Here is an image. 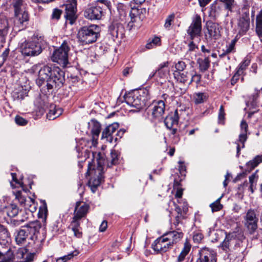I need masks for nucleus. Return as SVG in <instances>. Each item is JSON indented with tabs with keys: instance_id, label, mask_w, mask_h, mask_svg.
<instances>
[{
	"instance_id": "2",
	"label": "nucleus",
	"mask_w": 262,
	"mask_h": 262,
	"mask_svg": "<svg viewBox=\"0 0 262 262\" xmlns=\"http://www.w3.org/2000/svg\"><path fill=\"white\" fill-rule=\"evenodd\" d=\"M111 7L109 1L97 0L94 5H89L84 10L83 16L91 20H100L104 16L106 10H110Z\"/></svg>"
},
{
	"instance_id": "38",
	"label": "nucleus",
	"mask_w": 262,
	"mask_h": 262,
	"mask_svg": "<svg viewBox=\"0 0 262 262\" xmlns=\"http://www.w3.org/2000/svg\"><path fill=\"white\" fill-rule=\"evenodd\" d=\"M17 14V15L15 13V17L18 23L20 24H23L24 22L28 20V13L25 11H23V10L19 11Z\"/></svg>"
},
{
	"instance_id": "39",
	"label": "nucleus",
	"mask_w": 262,
	"mask_h": 262,
	"mask_svg": "<svg viewBox=\"0 0 262 262\" xmlns=\"http://www.w3.org/2000/svg\"><path fill=\"white\" fill-rule=\"evenodd\" d=\"M206 99L207 96L204 93H198L193 95V100L195 104L203 103Z\"/></svg>"
},
{
	"instance_id": "25",
	"label": "nucleus",
	"mask_w": 262,
	"mask_h": 262,
	"mask_svg": "<svg viewBox=\"0 0 262 262\" xmlns=\"http://www.w3.org/2000/svg\"><path fill=\"white\" fill-rule=\"evenodd\" d=\"M168 65V61L164 62L159 65L158 70H156L157 78L163 79L167 78L170 72Z\"/></svg>"
},
{
	"instance_id": "63",
	"label": "nucleus",
	"mask_w": 262,
	"mask_h": 262,
	"mask_svg": "<svg viewBox=\"0 0 262 262\" xmlns=\"http://www.w3.org/2000/svg\"><path fill=\"white\" fill-rule=\"evenodd\" d=\"M80 228L73 230L74 236L77 238H81L82 235V233L80 230Z\"/></svg>"
},
{
	"instance_id": "23",
	"label": "nucleus",
	"mask_w": 262,
	"mask_h": 262,
	"mask_svg": "<svg viewBox=\"0 0 262 262\" xmlns=\"http://www.w3.org/2000/svg\"><path fill=\"white\" fill-rule=\"evenodd\" d=\"M110 34L114 38L122 37L124 34V29L122 24L116 23L109 27Z\"/></svg>"
},
{
	"instance_id": "7",
	"label": "nucleus",
	"mask_w": 262,
	"mask_h": 262,
	"mask_svg": "<svg viewBox=\"0 0 262 262\" xmlns=\"http://www.w3.org/2000/svg\"><path fill=\"white\" fill-rule=\"evenodd\" d=\"M70 48L68 43L64 41L60 47L56 49L53 53L51 59L53 62H57L62 67H66L69 63L68 52Z\"/></svg>"
},
{
	"instance_id": "45",
	"label": "nucleus",
	"mask_w": 262,
	"mask_h": 262,
	"mask_svg": "<svg viewBox=\"0 0 262 262\" xmlns=\"http://www.w3.org/2000/svg\"><path fill=\"white\" fill-rule=\"evenodd\" d=\"M62 13V11L58 8H55L53 10L52 14L51 15V19L53 20H58L60 18L61 15Z\"/></svg>"
},
{
	"instance_id": "11",
	"label": "nucleus",
	"mask_w": 262,
	"mask_h": 262,
	"mask_svg": "<svg viewBox=\"0 0 262 262\" xmlns=\"http://www.w3.org/2000/svg\"><path fill=\"white\" fill-rule=\"evenodd\" d=\"M245 226L247 228L248 233L250 234H253L256 232L258 228V219L256 216L254 210L249 209L246 215L244 217Z\"/></svg>"
},
{
	"instance_id": "30",
	"label": "nucleus",
	"mask_w": 262,
	"mask_h": 262,
	"mask_svg": "<svg viewBox=\"0 0 262 262\" xmlns=\"http://www.w3.org/2000/svg\"><path fill=\"white\" fill-rule=\"evenodd\" d=\"M262 163V155L256 156L252 160L246 163V171L250 172L260 163Z\"/></svg>"
},
{
	"instance_id": "62",
	"label": "nucleus",
	"mask_w": 262,
	"mask_h": 262,
	"mask_svg": "<svg viewBox=\"0 0 262 262\" xmlns=\"http://www.w3.org/2000/svg\"><path fill=\"white\" fill-rule=\"evenodd\" d=\"M151 42L153 43V45L156 47L157 45H159L161 42V39L160 37L155 36L151 39H150Z\"/></svg>"
},
{
	"instance_id": "22",
	"label": "nucleus",
	"mask_w": 262,
	"mask_h": 262,
	"mask_svg": "<svg viewBox=\"0 0 262 262\" xmlns=\"http://www.w3.org/2000/svg\"><path fill=\"white\" fill-rule=\"evenodd\" d=\"M46 46V42L43 37L36 36L34 37V56L40 54Z\"/></svg>"
},
{
	"instance_id": "12",
	"label": "nucleus",
	"mask_w": 262,
	"mask_h": 262,
	"mask_svg": "<svg viewBox=\"0 0 262 262\" xmlns=\"http://www.w3.org/2000/svg\"><path fill=\"white\" fill-rule=\"evenodd\" d=\"M202 31V21L199 15L196 14L192 19V22L187 30V33L191 40L200 37Z\"/></svg>"
},
{
	"instance_id": "56",
	"label": "nucleus",
	"mask_w": 262,
	"mask_h": 262,
	"mask_svg": "<svg viewBox=\"0 0 262 262\" xmlns=\"http://www.w3.org/2000/svg\"><path fill=\"white\" fill-rule=\"evenodd\" d=\"M257 170L249 177V183L250 184L255 185V182L257 181L258 178V176L257 174Z\"/></svg>"
},
{
	"instance_id": "13",
	"label": "nucleus",
	"mask_w": 262,
	"mask_h": 262,
	"mask_svg": "<svg viewBox=\"0 0 262 262\" xmlns=\"http://www.w3.org/2000/svg\"><path fill=\"white\" fill-rule=\"evenodd\" d=\"M77 5L76 0H68L66 4L64 5L65 7L64 17L71 25H73L77 18Z\"/></svg>"
},
{
	"instance_id": "49",
	"label": "nucleus",
	"mask_w": 262,
	"mask_h": 262,
	"mask_svg": "<svg viewBox=\"0 0 262 262\" xmlns=\"http://www.w3.org/2000/svg\"><path fill=\"white\" fill-rule=\"evenodd\" d=\"M250 63V61L248 59L244 60L242 63L239 64L238 69L237 70V72L241 74H242L244 72V71L247 68V67L249 66Z\"/></svg>"
},
{
	"instance_id": "42",
	"label": "nucleus",
	"mask_w": 262,
	"mask_h": 262,
	"mask_svg": "<svg viewBox=\"0 0 262 262\" xmlns=\"http://www.w3.org/2000/svg\"><path fill=\"white\" fill-rule=\"evenodd\" d=\"M222 197V196H221L215 202L210 204L209 206L211 207L212 212L220 211L223 208V205L220 203Z\"/></svg>"
},
{
	"instance_id": "59",
	"label": "nucleus",
	"mask_w": 262,
	"mask_h": 262,
	"mask_svg": "<svg viewBox=\"0 0 262 262\" xmlns=\"http://www.w3.org/2000/svg\"><path fill=\"white\" fill-rule=\"evenodd\" d=\"M248 124L246 121L243 120L241 123V133H247Z\"/></svg>"
},
{
	"instance_id": "32",
	"label": "nucleus",
	"mask_w": 262,
	"mask_h": 262,
	"mask_svg": "<svg viewBox=\"0 0 262 262\" xmlns=\"http://www.w3.org/2000/svg\"><path fill=\"white\" fill-rule=\"evenodd\" d=\"M191 249L190 244L186 241L184 243V247L182 249L181 253L179 255L177 262H182L184 260L186 256L189 253Z\"/></svg>"
},
{
	"instance_id": "9",
	"label": "nucleus",
	"mask_w": 262,
	"mask_h": 262,
	"mask_svg": "<svg viewBox=\"0 0 262 262\" xmlns=\"http://www.w3.org/2000/svg\"><path fill=\"white\" fill-rule=\"evenodd\" d=\"M146 9L144 8H133L129 13L130 21L128 23V27L130 30L133 27H138L140 25L141 22L145 18Z\"/></svg>"
},
{
	"instance_id": "36",
	"label": "nucleus",
	"mask_w": 262,
	"mask_h": 262,
	"mask_svg": "<svg viewBox=\"0 0 262 262\" xmlns=\"http://www.w3.org/2000/svg\"><path fill=\"white\" fill-rule=\"evenodd\" d=\"M220 10L221 9L220 5L217 3H213L211 6L210 16L213 19L215 20L220 14Z\"/></svg>"
},
{
	"instance_id": "16",
	"label": "nucleus",
	"mask_w": 262,
	"mask_h": 262,
	"mask_svg": "<svg viewBox=\"0 0 262 262\" xmlns=\"http://www.w3.org/2000/svg\"><path fill=\"white\" fill-rule=\"evenodd\" d=\"M118 127L119 124L118 123H114L106 126L102 131L101 139H106L110 143H113L114 140L116 142L118 138L114 137L113 134Z\"/></svg>"
},
{
	"instance_id": "44",
	"label": "nucleus",
	"mask_w": 262,
	"mask_h": 262,
	"mask_svg": "<svg viewBox=\"0 0 262 262\" xmlns=\"http://www.w3.org/2000/svg\"><path fill=\"white\" fill-rule=\"evenodd\" d=\"M201 75L197 74L195 72L194 73H191V76L190 78V81L189 84H191L192 82H195L196 84H198L201 81Z\"/></svg>"
},
{
	"instance_id": "60",
	"label": "nucleus",
	"mask_w": 262,
	"mask_h": 262,
	"mask_svg": "<svg viewBox=\"0 0 262 262\" xmlns=\"http://www.w3.org/2000/svg\"><path fill=\"white\" fill-rule=\"evenodd\" d=\"M41 220L35 221H34V231H37L41 227Z\"/></svg>"
},
{
	"instance_id": "64",
	"label": "nucleus",
	"mask_w": 262,
	"mask_h": 262,
	"mask_svg": "<svg viewBox=\"0 0 262 262\" xmlns=\"http://www.w3.org/2000/svg\"><path fill=\"white\" fill-rule=\"evenodd\" d=\"M133 72V69L130 67H126L123 71V75L127 76L130 73Z\"/></svg>"
},
{
	"instance_id": "5",
	"label": "nucleus",
	"mask_w": 262,
	"mask_h": 262,
	"mask_svg": "<svg viewBox=\"0 0 262 262\" xmlns=\"http://www.w3.org/2000/svg\"><path fill=\"white\" fill-rule=\"evenodd\" d=\"M245 237L241 230H237L226 234L224 240L221 244V247L224 251L229 252L233 245L234 247H239Z\"/></svg>"
},
{
	"instance_id": "14",
	"label": "nucleus",
	"mask_w": 262,
	"mask_h": 262,
	"mask_svg": "<svg viewBox=\"0 0 262 262\" xmlns=\"http://www.w3.org/2000/svg\"><path fill=\"white\" fill-rule=\"evenodd\" d=\"M196 262H216V253L212 249L203 247L199 250Z\"/></svg>"
},
{
	"instance_id": "37",
	"label": "nucleus",
	"mask_w": 262,
	"mask_h": 262,
	"mask_svg": "<svg viewBox=\"0 0 262 262\" xmlns=\"http://www.w3.org/2000/svg\"><path fill=\"white\" fill-rule=\"evenodd\" d=\"M119 156L116 150H113L111 152L110 159L108 160L107 167H111L113 165H116L119 163Z\"/></svg>"
},
{
	"instance_id": "8",
	"label": "nucleus",
	"mask_w": 262,
	"mask_h": 262,
	"mask_svg": "<svg viewBox=\"0 0 262 262\" xmlns=\"http://www.w3.org/2000/svg\"><path fill=\"white\" fill-rule=\"evenodd\" d=\"M165 110V104L163 100L154 102L147 108V114L151 116L152 121H161Z\"/></svg>"
},
{
	"instance_id": "35",
	"label": "nucleus",
	"mask_w": 262,
	"mask_h": 262,
	"mask_svg": "<svg viewBox=\"0 0 262 262\" xmlns=\"http://www.w3.org/2000/svg\"><path fill=\"white\" fill-rule=\"evenodd\" d=\"M198 63L199 65L200 71L204 72L207 71L210 66V60L209 57H206L204 59L199 58L198 59Z\"/></svg>"
},
{
	"instance_id": "57",
	"label": "nucleus",
	"mask_w": 262,
	"mask_h": 262,
	"mask_svg": "<svg viewBox=\"0 0 262 262\" xmlns=\"http://www.w3.org/2000/svg\"><path fill=\"white\" fill-rule=\"evenodd\" d=\"M188 52L195 51L196 49H198V47L196 45L193 40L191 41L188 45Z\"/></svg>"
},
{
	"instance_id": "55",
	"label": "nucleus",
	"mask_w": 262,
	"mask_h": 262,
	"mask_svg": "<svg viewBox=\"0 0 262 262\" xmlns=\"http://www.w3.org/2000/svg\"><path fill=\"white\" fill-rule=\"evenodd\" d=\"M247 139V133H241L239 135L238 140V141L241 142L242 144V148H244L245 145V142L246 141Z\"/></svg>"
},
{
	"instance_id": "21",
	"label": "nucleus",
	"mask_w": 262,
	"mask_h": 262,
	"mask_svg": "<svg viewBox=\"0 0 262 262\" xmlns=\"http://www.w3.org/2000/svg\"><path fill=\"white\" fill-rule=\"evenodd\" d=\"M91 126V134L92 135V141L93 144L97 143L98 137L101 132V124L95 119H92L89 123Z\"/></svg>"
},
{
	"instance_id": "28",
	"label": "nucleus",
	"mask_w": 262,
	"mask_h": 262,
	"mask_svg": "<svg viewBox=\"0 0 262 262\" xmlns=\"http://www.w3.org/2000/svg\"><path fill=\"white\" fill-rule=\"evenodd\" d=\"M173 76L177 81L181 83H185L188 81L190 78L191 73H189L188 72H179V71H174L173 73Z\"/></svg>"
},
{
	"instance_id": "15",
	"label": "nucleus",
	"mask_w": 262,
	"mask_h": 262,
	"mask_svg": "<svg viewBox=\"0 0 262 262\" xmlns=\"http://www.w3.org/2000/svg\"><path fill=\"white\" fill-rule=\"evenodd\" d=\"M151 247L157 253H163L172 248L170 243L162 236L156 239L151 245Z\"/></svg>"
},
{
	"instance_id": "4",
	"label": "nucleus",
	"mask_w": 262,
	"mask_h": 262,
	"mask_svg": "<svg viewBox=\"0 0 262 262\" xmlns=\"http://www.w3.org/2000/svg\"><path fill=\"white\" fill-rule=\"evenodd\" d=\"M103 168L100 161L97 162V166L96 168L93 167V165L89 163L88 164V171L86 174L89 175H93L89 181V186L91 187L93 192H95L97 187L100 185L101 182L103 181Z\"/></svg>"
},
{
	"instance_id": "53",
	"label": "nucleus",
	"mask_w": 262,
	"mask_h": 262,
	"mask_svg": "<svg viewBox=\"0 0 262 262\" xmlns=\"http://www.w3.org/2000/svg\"><path fill=\"white\" fill-rule=\"evenodd\" d=\"M186 68V64L185 62L183 61H179L175 64L176 71L179 72H183Z\"/></svg>"
},
{
	"instance_id": "47",
	"label": "nucleus",
	"mask_w": 262,
	"mask_h": 262,
	"mask_svg": "<svg viewBox=\"0 0 262 262\" xmlns=\"http://www.w3.org/2000/svg\"><path fill=\"white\" fill-rule=\"evenodd\" d=\"M14 258L13 255H3L0 252V262H13Z\"/></svg>"
},
{
	"instance_id": "3",
	"label": "nucleus",
	"mask_w": 262,
	"mask_h": 262,
	"mask_svg": "<svg viewBox=\"0 0 262 262\" xmlns=\"http://www.w3.org/2000/svg\"><path fill=\"white\" fill-rule=\"evenodd\" d=\"M100 27L96 25L81 27L78 32V38L82 45L92 43L96 41L99 36Z\"/></svg>"
},
{
	"instance_id": "41",
	"label": "nucleus",
	"mask_w": 262,
	"mask_h": 262,
	"mask_svg": "<svg viewBox=\"0 0 262 262\" xmlns=\"http://www.w3.org/2000/svg\"><path fill=\"white\" fill-rule=\"evenodd\" d=\"M175 18V14L174 13H171L170 15H168L166 17L165 21V24L164 25V28L167 30H169L171 29V25L173 23Z\"/></svg>"
},
{
	"instance_id": "1",
	"label": "nucleus",
	"mask_w": 262,
	"mask_h": 262,
	"mask_svg": "<svg viewBox=\"0 0 262 262\" xmlns=\"http://www.w3.org/2000/svg\"><path fill=\"white\" fill-rule=\"evenodd\" d=\"M37 72L38 77L36 79V84L40 88L43 94L37 99L34 109V119L41 117L44 114L47 105L48 93L54 89H58L64 82V73L58 67L53 69L48 66H34V73Z\"/></svg>"
},
{
	"instance_id": "51",
	"label": "nucleus",
	"mask_w": 262,
	"mask_h": 262,
	"mask_svg": "<svg viewBox=\"0 0 262 262\" xmlns=\"http://www.w3.org/2000/svg\"><path fill=\"white\" fill-rule=\"evenodd\" d=\"M220 1L223 3L226 9L231 11L234 0H220Z\"/></svg>"
},
{
	"instance_id": "24",
	"label": "nucleus",
	"mask_w": 262,
	"mask_h": 262,
	"mask_svg": "<svg viewBox=\"0 0 262 262\" xmlns=\"http://www.w3.org/2000/svg\"><path fill=\"white\" fill-rule=\"evenodd\" d=\"M179 121V116L178 110H176L173 115L166 117L164 122L168 129H171L174 125H178Z\"/></svg>"
},
{
	"instance_id": "18",
	"label": "nucleus",
	"mask_w": 262,
	"mask_h": 262,
	"mask_svg": "<svg viewBox=\"0 0 262 262\" xmlns=\"http://www.w3.org/2000/svg\"><path fill=\"white\" fill-rule=\"evenodd\" d=\"M165 239L173 246L179 242L183 237V233L179 231H172L167 232L163 235Z\"/></svg>"
},
{
	"instance_id": "43",
	"label": "nucleus",
	"mask_w": 262,
	"mask_h": 262,
	"mask_svg": "<svg viewBox=\"0 0 262 262\" xmlns=\"http://www.w3.org/2000/svg\"><path fill=\"white\" fill-rule=\"evenodd\" d=\"M27 236L26 232L24 230H20L15 237L16 242L22 243L26 239Z\"/></svg>"
},
{
	"instance_id": "19",
	"label": "nucleus",
	"mask_w": 262,
	"mask_h": 262,
	"mask_svg": "<svg viewBox=\"0 0 262 262\" xmlns=\"http://www.w3.org/2000/svg\"><path fill=\"white\" fill-rule=\"evenodd\" d=\"M81 202H76L75 211L74 216L77 219H80L84 217L87 214L89 209V205L85 203H83L82 204Z\"/></svg>"
},
{
	"instance_id": "40",
	"label": "nucleus",
	"mask_w": 262,
	"mask_h": 262,
	"mask_svg": "<svg viewBox=\"0 0 262 262\" xmlns=\"http://www.w3.org/2000/svg\"><path fill=\"white\" fill-rule=\"evenodd\" d=\"M7 215L10 217H15L18 213V209L15 204H11L7 208Z\"/></svg>"
},
{
	"instance_id": "58",
	"label": "nucleus",
	"mask_w": 262,
	"mask_h": 262,
	"mask_svg": "<svg viewBox=\"0 0 262 262\" xmlns=\"http://www.w3.org/2000/svg\"><path fill=\"white\" fill-rule=\"evenodd\" d=\"M242 74L236 71V73L233 75L231 80V83L232 85H234L239 78V76Z\"/></svg>"
},
{
	"instance_id": "61",
	"label": "nucleus",
	"mask_w": 262,
	"mask_h": 262,
	"mask_svg": "<svg viewBox=\"0 0 262 262\" xmlns=\"http://www.w3.org/2000/svg\"><path fill=\"white\" fill-rule=\"evenodd\" d=\"M107 227V222L106 221H103L99 227V231L100 232H104L106 230Z\"/></svg>"
},
{
	"instance_id": "46",
	"label": "nucleus",
	"mask_w": 262,
	"mask_h": 262,
	"mask_svg": "<svg viewBox=\"0 0 262 262\" xmlns=\"http://www.w3.org/2000/svg\"><path fill=\"white\" fill-rule=\"evenodd\" d=\"M79 220L80 219H77V217H75V216H74L69 228H71L72 231L77 229L80 228V223L79 222Z\"/></svg>"
},
{
	"instance_id": "34",
	"label": "nucleus",
	"mask_w": 262,
	"mask_h": 262,
	"mask_svg": "<svg viewBox=\"0 0 262 262\" xmlns=\"http://www.w3.org/2000/svg\"><path fill=\"white\" fill-rule=\"evenodd\" d=\"M30 42H24L21 46V53L24 56H32L33 55V47Z\"/></svg>"
},
{
	"instance_id": "33",
	"label": "nucleus",
	"mask_w": 262,
	"mask_h": 262,
	"mask_svg": "<svg viewBox=\"0 0 262 262\" xmlns=\"http://www.w3.org/2000/svg\"><path fill=\"white\" fill-rule=\"evenodd\" d=\"M47 211V204L44 201L42 206L39 207L38 212V218L42 223H45L46 222Z\"/></svg>"
},
{
	"instance_id": "29",
	"label": "nucleus",
	"mask_w": 262,
	"mask_h": 262,
	"mask_svg": "<svg viewBox=\"0 0 262 262\" xmlns=\"http://www.w3.org/2000/svg\"><path fill=\"white\" fill-rule=\"evenodd\" d=\"M117 10L121 20L125 19V17L128 12H130L129 5L119 3L117 5Z\"/></svg>"
},
{
	"instance_id": "10",
	"label": "nucleus",
	"mask_w": 262,
	"mask_h": 262,
	"mask_svg": "<svg viewBox=\"0 0 262 262\" xmlns=\"http://www.w3.org/2000/svg\"><path fill=\"white\" fill-rule=\"evenodd\" d=\"M222 27L219 24L212 21H207L206 30L205 32V39L207 42H211L219 39L221 36Z\"/></svg>"
},
{
	"instance_id": "52",
	"label": "nucleus",
	"mask_w": 262,
	"mask_h": 262,
	"mask_svg": "<svg viewBox=\"0 0 262 262\" xmlns=\"http://www.w3.org/2000/svg\"><path fill=\"white\" fill-rule=\"evenodd\" d=\"M204 236L203 234L199 232H194L193 235V240L196 243H200L203 240Z\"/></svg>"
},
{
	"instance_id": "6",
	"label": "nucleus",
	"mask_w": 262,
	"mask_h": 262,
	"mask_svg": "<svg viewBox=\"0 0 262 262\" xmlns=\"http://www.w3.org/2000/svg\"><path fill=\"white\" fill-rule=\"evenodd\" d=\"M146 93L145 90L135 91L125 96V101L128 105L137 110L142 109L146 104V99L144 95Z\"/></svg>"
},
{
	"instance_id": "17",
	"label": "nucleus",
	"mask_w": 262,
	"mask_h": 262,
	"mask_svg": "<svg viewBox=\"0 0 262 262\" xmlns=\"http://www.w3.org/2000/svg\"><path fill=\"white\" fill-rule=\"evenodd\" d=\"M238 27L241 35L245 34L249 29L250 17L248 12H245L242 14L238 20Z\"/></svg>"
},
{
	"instance_id": "54",
	"label": "nucleus",
	"mask_w": 262,
	"mask_h": 262,
	"mask_svg": "<svg viewBox=\"0 0 262 262\" xmlns=\"http://www.w3.org/2000/svg\"><path fill=\"white\" fill-rule=\"evenodd\" d=\"M15 123L18 125H26L28 123V120L25 119L20 116H16L15 118Z\"/></svg>"
},
{
	"instance_id": "31",
	"label": "nucleus",
	"mask_w": 262,
	"mask_h": 262,
	"mask_svg": "<svg viewBox=\"0 0 262 262\" xmlns=\"http://www.w3.org/2000/svg\"><path fill=\"white\" fill-rule=\"evenodd\" d=\"M256 32L262 41V11L256 15Z\"/></svg>"
},
{
	"instance_id": "26",
	"label": "nucleus",
	"mask_w": 262,
	"mask_h": 262,
	"mask_svg": "<svg viewBox=\"0 0 262 262\" xmlns=\"http://www.w3.org/2000/svg\"><path fill=\"white\" fill-rule=\"evenodd\" d=\"M237 41V39L236 38H234L230 43L226 45L225 49H222L221 51H219V57L223 58L231 53L235 52V46Z\"/></svg>"
},
{
	"instance_id": "48",
	"label": "nucleus",
	"mask_w": 262,
	"mask_h": 262,
	"mask_svg": "<svg viewBox=\"0 0 262 262\" xmlns=\"http://www.w3.org/2000/svg\"><path fill=\"white\" fill-rule=\"evenodd\" d=\"M22 5V0H13V6L14 8V12L17 14L19 11H21V7Z\"/></svg>"
},
{
	"instance_id": "27",
	"label": "nucleus",
	"mask_w": 262,
	"mask_h": 262,
	"mask_svg": "<svg viewBox=\"0 0 262 262\" xmlns=\"http://www.w3.org/2000/svg\"><path fill=\"white\" fill-rule=\"evenodd\" d=\"M62 113V110L60 108L57 107L55 105L52 104L50 105L49 111L47 114V118L49 120H53L60 116Z\"/></svg>"
},
{
	"instance_id": "20",
	"label": "nucleus",
	"mask_w": 262,
	"mask_h": 262,
	"mask_svg": "<svg viewBox=\"0 0 262 262\" xmlns=\"http://www.w3.org/2000/svg\"><path fill=\"white\" fill-rule=\"evenodd\" d=\"M260 94L259 90H255L247 101V105L252 108L262 106V102H260Z\"/></svg>"
},
{
	"instance_id": "50",
	"label": "nucleus",
	"mask_w": 262,
	"mask_h": 262,
	"mask_svg": "<svg viewBox=\"0 0 262 262\" xmlns=\"http://www.w3.org/2000/svg\"><path fill=\"white\" fill-rule=\"evenodd\" d=\"M225 115V113L224 112V107L223 105H221L219 110V113L218 115V120L219 123L222 124H224Z\"/></svg>"
}]
</instances>
